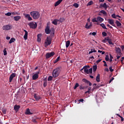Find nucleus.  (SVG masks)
<instances>
[{
    "instance_id": "864d4df0",
    "label": "nucleus",
    "mask_w": 124,
    "mask_h": 124,
    "mask_svg": "<svg viewBox=\"0 0 124 124\" xmlns=\"http://www.w3.org/2000/svg\"><path fill=\"white\" fill-rule=\"evenodd\" d=\"M89 73H93V68H91L88 70Z\"/></svg>"
},
{
    "instance_id": "f03ea898",
    "label": "nucleus",
    "mask_w": 124,
    "mask_h": 124,
    "mask_svg": "<svg viewBox=\"0 0 124 124\" xmlns=\"http://www.w3.org/2000/svg\"><path fill=\"white\" fill-rule=\"evenodd\" d=\"M30 15L32 17L34 20H37L40 17V13L36 11H33L30 13Z\"/></svg>"
},
{
    "instance_id": "680f3d73",
    "label": "nucleus",
    "mask_w": 124,
    "mask_h": 124,
    "mask_svg": "<svg viewBox=\"0 0 124 124\" xmlns=\"http://www.w3.org/2000/svg\"><path fill=\"white\" fill-rule=\"evenodd\" d=\"M85 28H86V29H90V26H89V25H88V23H87L86 24Z\"/></svg>"
},
{
    "instance_id": "09e8293b",
    "label": "nucleus",
    "mask_w": 124,
    "mask_h": 124,
    "mask_svg": "<svg viewBox=\"0 0 124 124\" xmlns=\"http://www.w3.org/2000/svg\"><path fill=\"white\" fill-rule=\"evenodd\" d=\"M58 61H60V57H57V58L56 59L55 61L54 62V63L58 62Z\"/></svg>"
},
{
    "instance_id": "de8ad7c7",
    "label": "nucleus",
    "mask_w": 124,
    "mask_h": 124,
    "mask_svg": "<svg viewBox=\"0 0 124 124\" xmlns=\"http://www.w3.org/2000/svg\"><path fill=\"white\" fill-rule=\"evenodd\" d=\"M98 53H102V55H104V54H105V51H102L100 50H98Z\"/></svg>"
},
{
    "instance_id": "6ab92c4d",
    "label": "nucleus",
    "mask_w": 124,
    "mask_h": 124,
    "mask_svg": "<svg viewBox=\"0 0 124 124\" xmlns=\"http://www.w3.org/2000/svg\"><path fill=\"white\" fill-rule=\"evenodd\" d=\"M97 22H100V23H102L104 21V19L102 18L101 16L97 17Z\"/></svg>"
},
{
    "instance_id": "a211bd4d",
    "label": "nucleus",
    "mask_w": 124,
    "mask_h": 124,
    "mask_svg": "<svg viewBox=\"0 0 124 124\" xmlns=\"http://www.w3.org/2000/svg\"><path fill=\"white\" fill-rule=\"evenodd\" d=\"M100 6V7H103L106 10H107V8H108V6H107L106 3H104V4H101Z\"/></svg>"
},
{
    "instance_id": "6e6552de",
    "label": "nucleus",
    "mask_w": 124,
    "mask_h": 124,
    "mask_svg": "<svg viewBox=\"0 0 124 124\" xmlns=\"http://www.w3.org/2000/svg\"><path fill=\"white\" fill-rule=\"evenodd\" d=\"M55 55L54 52H47L46 55V59H49V58H51V57H53Z\"/></svg>"
},
{
    "instance_id": "a18cd8bd",
    "label": "nucleus",
    "mask_w": 124,
    "mask_h": 124,
    "mask_svg": "<svg viewBox=\"0 0 124 124\" xmlns=\"http://www.w3.org/2000/svg\"><path fill=\"white\" fill-rule=\"evenodd\" d=\"M4 56H6L7 55V52H6V48L3 50Z\"/></svg>"
},
{
    "instance_id": "4d7b16f0",
    "label": "nucleus",
    "mask_w": 124,
    "mask_h": 124,
    "mask_svg": "<svg viewBox=\"0 0 124 124\" xmlns=\"http://www.w3.org/2000/svg\"><path fill=\"white\" fill-rule=\"evenodd\" d=\"M102 61V59H99L96 61V63H99V62H100Z\"/></svg>"
},
{
    "instance_id": "1a4fd4ad",
    "label": "nucleus",
    "mask_w": 124,
    "mask_h": 124,
    "mask_svg": "<svg viewBox=\"0 0 124 124\" xmlns=\"http://www.w3.org/2000/svg\"><path fill=\"white\" fill-rule=\"evenodd\" d=\"M39 73H40V71H39L38 72L34 74L32 76V80H36V79H38V74H39Z\"/></svg>"
},
{
    "instance_id": "473e14b6",
    "label": "nucleus",
    "mask_w": 124,
    "mask_h": 124,
    "mask_svg": "<svg viewBox=\"0 0 124 124\" xmlns=\"http://www.w3.org/2000/svg\"><path fill=\"white\" fill-rule=\"evenodd\" d=\"M92 4H93V1L91 0L88 3V4H87V6H90Z\"/></svg>"
},
{
    "instance_id": "0eeeda50",
    "label": "nucleus",
    "mask_w": 124,
    "mask_h": 124,
    "mask_svg": "<svg viewBox=\"0 0 124 124\" xmlns=\"http://www.w3.org/2000/svg\"><path fill=\"white\" fill-rule=\"evenodd\" d=\"M25 115H33V112L32 109H30V108H27L25 112Z\"/></svg>"
},
{
    "instance_id": "aec40b11",
    "label": "nucleus",
    "mask_w": 124,
    "mask_h": 124,
    "mask_svg": "<svg viewBox=\"0 0 124 124\" xmlns=\"http://www.w3.org/2000/svg\"><path fill=\"white\" fill-rule=\"evenodd\" d=\"M14 19L15 21H19V20H21V16H16L14 17Z\"/></svg>"
},
{
    "instance_id": "a19ab883",
    "label": "nucleus",
    "mask_w": 124,
    "mask_h": 124,
    "mask_svg": "<svg viewBox=\"0 0 124 124\" xmlns=\"http://www.w3.org/2000/svg\"><path fill=\"white\" fill-rule=\"evenodd\" d=\"M104 86V85H102V84H98L96 87V89H98L99 88H100V87H102Z\"/></svg>"
},
{
    "instance_id": "f257e3e1",
    "label": "nucleus",
    "mask_w": 124,
    "mask_h": 124,
    "mask_svg": "<svg viewBox=\"0 0 124 124\" xmlns=\"http://www.w3.org/2000/svg\"><path fill=\"white\" fill-rule=\"evenodd\" d=\"M62 70V67L60 66L54 69L52 72V76L54 78H57L59 76L61 71Z\"/></svg>"
},
{
    "instance_id": "0e129e2a",
    "label": "nucleus",
    "mask_w": 124,
    "mask_h": 124,
    "mask_svg": "<svg viewBox=\"0 0 124 124\" xmlns=\"http://www.w3.org/2000/svg\"><path fill=\"white\" fill-rule=\"evenodd\" d=\"M37 40L38 42H40L41 41V39L40 38H37Z\"/></svg>"
},
{
    "instance_id": "37998d69",
    "label": "nucleus",
    "mask_w": 124,
    "mask_h": 124,
    "mask_svg": "<svg viewBox=\"0 0 124 124\" xmlns=\"http://www.w3.org/2000/svg\"><path fill=\"white\" fill-rule=\"evenodd\" d=\"M117 16H116V14H113L112 15H111V17L112 18H113L114 19H117Z\"/></svg>"
},
{
    "instance_id": "bb28decb",
    "label": "nucleus",
    "mask_w": 124,
    "mask_h": 124,
    "mask_svg": "<svg viewBox=\"0 0 124 124\" xmlns=\"http://www.w3.org/2000/svg\"><path fill=\"white\" fill-rule=\"evenodd\" d=\"M69 45H70V41H67L66 42V47L68 48V47H69Z\"/></svg>"
},
{
    "instance_id": "20e7f679",
    "label": "nucleus",
    "mask_w": 124,
    "mask_h": 124,
    "mask_svg": "<svg viewBox=\"0 0 124 124\" xmlns=\"http://www.w3.org/2000/svg\"><path fill=\"white\" fill-rule=\"evenodd\" d=\"M51 43H52V39H51V38L47 37L45 43V47L46 48H47V46H49V45H51Z\"/></svg>"
},
{
    "instance_id": "e2e57ef3",
    "label": "nucleus",
    "mask_w": 124,
    "mask_h": 124,
    "mask_svg": "<svg viewBox=\"0 0 124 124\" xmlns=\"http://www.w3.org/2000/svg\"><path fill=\"white\" fill-rule=\"evenodd\" d=\"M114 78H111L110 79V80L109 81V84H110V83H111L112 82V81H113V80H114Z\"/></svg>"
},
{
    "instance_id": "052dcab7",
    "label": "nucleus",
    "mask_w": 124,
    "mask_h": 124,
    "mask_svg": "<svg viewBox=\"0 0 124 124\" xmlns=\"http://www.w3.org/2000/svg\"><path fill=\"white\" fill-rule=\"evenodd\" d=\"M121 56H122V54H120L119 55H117L116 57H117V60H119V59H120L121 58Z\"/></svg>"
},
{
    "instance_id": "603ef678",
    "label": "nucleus",
    "mask_w": 124,
    "mask_h": 124,
    "mask_svg": "<svg viewBox=\"0 0 124 124\" xmlns=\"http://www.w3.org/2000/svg\"><path fill=\"white\" fill-rule=\"evenodd\" d=\"M108 44H110V45H114V43L112 42V40H109L108 42Z\"/></svg>"
},
{
    "instance_id": "ea45409f",
    "label": "nucleus",
    "mask_w": 124,
    "mask_h": 124,
    "mask_svg": "<svg viewBox=\"0 0 124 124\" xmlns=\"http://www.w3.org/2000/svg\"><path fill=\"white\" fill-rule=\"evenodd\" d=\"M53 80V77L50 76L47 78V81H52Z\"/></svg>"
},
{
    "instance_id": "5fc2aeb1",
    "label": "nucleus",
    "mask_w": 124,
    "mask_h": 124,
    "mask_svg": "<svg viewBox=\"0 0 124 124\" xmlns=\"http://www.w3.org/2000/svg\"><path fill=\"white\" fill-rule=\"evenodd\" d=\"M103 62H104V66H106L107 67V63H106V62L105 61H103Z\"/></svg>"
},
{
    "instance_id": "79ce46f5",
    "label": "nucleus",
    "mask_w": 124,
    "mask_h": 124,
    "mask_svg": "<svg viewBox=\"0 0 124 124\" xmlns=\"http://www.w3.org/2000/svg\"><path fill=\"white\" fill-rule=\"evenodd\" d=\"M23 15L25 16V18H27V19L30 16V14H23Z\"/></svg>"
},
{
    "instance_id": "b1692460",
    "label": "nucleus",
    "mask_w": 124,
    "mask_h": 124,
    "mask_svg": "<svg viewBox=\"0 0 124 124\" xmlns=\"http://www.w3.org/2000/svg\"><path fill=\"white\" fill-rule=\"evenodd\" d=\"M108 23H109L110 25H113V24H114V19H108Z\"/></svg>"
},
{
    "instance_id": "c85d7f7f",
    "label": "nucleus",
    "mask_w": 124,
    "mask_h": 124,
    "mask_svg": "<svg viewBox=\"0 0 124 124\" xmlns=\"http://www.w3.org/2000/svg\"><path fill=\"white\" fill-rule=\"evenodd\" d=\"M58 19H54V20L52 21V24H53V25H58Z\"/></svg>"
},
{
    "instance_id": "2eb2a0df",
    "label": "nucleus",
    "mask_w": 124,
    "mask_h": 124,
    "mask_svg": "<svg viewBox=\"0 0 124 124\" xmlns=\"http://www.w3.org/2000/svg\"><path fill=\"white\" fill-rule=\"evenodd\" d=\"M20 108H21V106H20V105H16L14 106V109L15 111L18 112V111H19V109H20Z\"/></svg>"
},
{
    "instance_id": "ddd939ff",
    "label": "nucleus",
    "mask_w": 124,
    "mask_h": 124,
    "mask_svg": "<svg viewBox=\"0 0 124 124\" xmlns=\"http://www.w3.org/2000/svg\"><path fill=\"white\" fill-rule=\"evenodd\" d=\"M115 51H116L117 55H122V52H121V48H120V47L116 46Z\"/></svg>"
},
{
    "instance_id": "423d86ee",
    "label": "nucleus",
    "mask_w": 124,
    "mask_h": 124,
    "mask_svg": "<svg viewBox=\"0 0 124 124\" xmlns=\"http://www.w3.org/2000/svg\"><path fill=\"white\" fill-rule=\"evenodd\" d=\"M11 29H12V26H11L10 25H5L2 27V30L3 31H10Z\"/></svg>"
},
{
    "instance_id": "8fccbe9b",
    "label": "nucleus",
    "mask_w": 124,
    "mask_h": 124,
    "mask_svg": "<svg viewBox=\"0 0 124 124\" xmlns=\"http://www.w3.org/2000/svg\"><path fill=\"white\" fill-rule=\"evenodd\" d=\"M11 14H12V15H19L17 12H12Z\"/></svg>"
},
{
    "instance_id": "4be33fe9",
    "label": "nucleus",
    "mask_w": 124,
    "mask_h": 124,
    "mask_svg": "<svg viewBox=\"0 0 124 124\" xmlns=\"http://www.w3.org/2000/svg\"><path fill=\"white\" fill-rule=\"evenodd\" d=\"M115 24L117 25V27H121L122 26V23H120V21L116 20Z\"/></svg>"
},
{
    "instance_id": "f704fd0d",
    "label": "nucleus",
    "mask_w": 124,
    "mask_h": 124,
    "mask_svg": "<svg viewBox=\"0 0 124 124\" xmlns=\"http://www.w3.org/2000/svg\"><path fill=\"white\" fill-rule=\"evenodd\" d=\"M100 13H102V14H103L104 15H107V13L104 10H101L100 11Z\"/></svg>"
},
{
    "instance_id": "9d476101",
    "label": "nucleus",
    "mask_w": 124,
    "mask_h": 124,
    "mask_svg": "<svg viewBox=\"0 0 124 124\" xmlns=\"http://www.w3.org/2000/svg\"><path fill=\"white\" fill-rule=\"evenodd\" d=\"M15 77H16V73H12L9 77V82L11 83L12 82V80H13V78Z\"/></svg>"
},
{
    "instance_id": "69168bd1",
    "label": "nucleus",
    "mask_w": 124,
    "mask_h": 124,
    "mask_svg": "<svg viewBox=\"0 0 124 124\" xmlns=\"http://www.w3.org/2000/svg\"><path fill=\"white\" fill-rule=\"evenodd\" d=\"M92 35H93V36H95V35H96V32H92Z\"/></svg>"
},
{
    "instance_id": "a878e982",
    "label": "nucleus",
    "mask_w": 124,
    "mask_h": 124,
    "mask_svg": "<svg viewBox=\"0 0 124 124\" xmlns=\"http://www.w3.org/2000/svg\"><path fill=\"white\" fill-rule=\"evenodd\" d=\"M92 53H96V50L93 48L91 49V51L89 52V54H92Z\"/></svg>"
},
{
    "instance_id": "393cba45",
    "label": "nucleus",
    "mask_w": 124,
    "mask_h": 124,
    "mask_svg": "<svg viewBox=\"0 0 124 124\" xmlns=\"http://www.w3.org/2000/svg\"><path fill=\"white\" fill-rule=\"evenodd\" d=\"M38 121V118H33L32 120V123H34L35 124H36Z\"/></svg>"
},
{
    "instance_id": "e433bc0d",
    "label": "nucleus",
    "mask_w": 124,
    "mask_h": 124,
    "mask_svg": "<svg viewBox=\"0 0 124 124\" xmlns=\"http://www.w3.org/2000/svg\"><path fill=\"white\" fill-rule=\"evenodd\" d=\"M1 111L2 112L3 114H4V115L6 113V109L5 108H2Z\"/></svg>"
},
{
    "instance_id": "cd10ccee",
    "label": "nucleus",
    "mask_w": 124,
    "mask_h": 124,
    "mask_svg": "<svg viewBox=\"0 0 124 124\" xmlns=\"http://www.w3.org/2000/svg\"><path fill=\"white\" fill-rule=\"evenodd\" d=\"M43 86L44 88H46V87L47 86V79H44Z\"/></svg>"
},
{
    "instance_id": "c756f323",
    "label": "nucleus",
    "mask_w": 124,
    "mask_h": 124,
    "mask_svg": "<svg viewBox=\"0 0 124 124\" xmlns=\"http://www.w3.org/2000/svg\"><path fill=\"white\" fill-rule=\"evenodd\" d=\"M87 88H88V87L83 86L82 85H80L79 86V89L80 90H84V89H87Z\"/></svg>"
},
{
    "instance_id": "49530a36",
    "label": "nucleus",
    "mask_w": 124,
    "mask_h": 124,
    "mask_svg": "<svg viewBox=\"0 0 124 124\" xmlns=\"http://www.w3.org/2000/svg\"><path fill=\"white\" fill-rule=\"evenodd\" d=\"M105 60L106 62H108L109 61V55L106 56Z\"/></svg>"
},
{
    "instance_id": "774afa93",
    "label": "nucleus",
    "mask_w": 124,
    "mask_h": 124,
    "mask_svg": "<svg viewBox=\"0 0 124 124\" xmlns=\"http://www.w3.org/2000/svg\"><path fill=\"white\" fill-rule=\"evenodd\" d=\"M120 118L121 119V122H124V119L123 118V117L122 116H121Z\"/></svg>"
},
{
    "instance_id": "7c9ffc66",
    "label": "nucleus",
    "mask_w": 124,
    "mask_h": 124,
    "mask_svg": "<svg viewBox=\"0 0 124 124\" xmlns=\"http://www.w3.org/2000/svg\"><path fill=\"white\" fill-rule=\"evenodd\" d=\"M100 26L103 28V29H104V30H107V28H106L105 24L102 23L100 24Z\"/></svg>"
},
{
    "instance_id": "7ed1b4c3",
    "label": "nucleus",
    "mask_w": 124,
    "mask_h": 124,
    "mask_svg": "<svg viewBox=\"0 0 124 124\" xmlns=\"http://www.w3.org/2000/svg\"><path fill=\"white\" fill-rule=\"evenodd\" d=\"M51 31H52V32H53V34H54L55 29H54V28H51V30H50V27L47 26L45 29V32L46 33V34H49V33L51 32Z\"/></svg>"
},
{
    "instance_id": "c03bdc74",
    "label": "nucleus",
    "mask_w": 124,
    "mask_h": 124,
    "mask_svg": "<svg viewBox=\"0 0 124 124\" xmlns=\"http://www.w3.org/2000/svg\"><path fill=\"white\" fill-rule=\"evenodd\" d=\"M103 36H107V33L105 31H103L102 33Z\"/></svg>"
},
{
    "instance_id": "6e6d98bb",
    "label": "nucleus",
    "mask_w": 124,
    "mask_h": 124,
    "mask_svg": "<svg viewBox=\"0 0 124 124\" xmlns=\"http://www.w3.org/2000/svg\"><path fill=\"white\" fill-rule=\"evenodd\" d=\"M112 67L110 66L109 68V71H110V72H113L114 71V70H113V69H112Z\"/></svg>"
},
{
    "instance_id": "9b49d317",
    "label": "nucleus",
    "mask_w": 124,
    "mask_h": 124,
    "mask_svg": "<svg viewBox=\"0 0 124 124\" xmlns=\"http://www.w3.org/2000/svg\"><path fill=\"white\" fill-rule=\"evenodd\" d=\"M34 98L35 99L36 101H39V100L41 99V97L36 93L34 94Z\"/></svg>"
},
{
    "instance_id": "c9c22d12",
    "label": "nucleus",
    "mask_w": 124,
    "mask_h": 124,
    "mask_svg": "<svg viewBox=\"0 0 124 124\" xmlns=\"http://www.w3.org/2000/svg\"><path fill=\"white\" fill-rule=\"evenodd\" d=\"M73 6L76 7V8H78L79 7V4L77 3H75L73 4Z\"/></svg>"
},
{
    "instance_id": "4c0bfd02",
    "label": "nucleus",
    "mask_w": 124,
    "mask_h": 124,
    "mask_svg": "<svg viewBox=\"0 0 124 124\" xmlns=\"http://www.w3.org/2000/svg\"><path fill=\"white\" fill-rule=\"evenodd\" d=\"M113 60V56H112V54H109V62H112V61Z\"/></svg>"
},
{
    "instance_id": "f3484780",
    "label": "nucleus",
    "mask_w": 124,
    "mask_h": 124,
    "mask_svg": "<svg viewBox=\"0 0 124 124\" xmlns=\"http://www.w3.org/2000/svg\"><path fill=\"white\" fill-rule=\"evenodd\" d=\"M63 0H58L57 1H56L55 3L54 4V6L55 7H56V6H58V5H60V4H61V3H62V2L63 1Z\"/></svg>"
},
{
    "instance_id": "2f4dec72",
    "label": "nucleus",
    "mask_w": 124,
    "mask_h": 124,
    "mask_svg": "<svg viewBox=\"0 0 124 124\" xmlns=\"http://www.w3.org/2000/svg\"><path fill=\"white\" fill-rule=\"evenodd\" d=\"M15 38H12L11 39H10V41H9V44H11V43H13V42H14V41H15Z\"/></svg>"
},
{
    "instance_id": "4468645a",
    "label": "nucleus",
    "mask_w": 124,
    "mask_h": 124,
    "mask_svg": "<svg viewBox=\"0 0 124 124\" xmlns=\"http://www.w3.org/2000/svg\"><path fill=\"white\" fill-rule=\"evenodd\" d=\"M23 31L25 32V34L23 36V38L24 39H25V40H27V39H28V35L29 34V33H28V31H27L26 30H24Z\"/></svg>"
},
{
    "instance_id": "338daca9",
    "label": "nucleus",
    "mask_w": 124,
    "mask_h": 124,
    "mask_svg": "<svg viewBox=\"0 0 124 124\" xmlns=\"http://www.w3.org/2000/svg\"><path fill=\"white\" fill-rule=\"evenodd\" d=\"M42 35L41 34H39L37 35V38H40V37H41V36Z\"/></svg>"
},
{
    "instance_id": "13d9d810",
    "label": "nucleus",
    "mask_w": 124,
    "mask_h": 124,
    "mask_svg": "<svg viewBox=\"0 0 124 124\" xmlns=\"http://www.w3.org/2000/svg\"><path fill=\"white\" fill-rule=\"evenodd\" d=\"M92 21L93 22H97V20H96V18L95 17L92 19Z\"/></svg>"
},
{
    "instance_id": "72a5a7b5",
    "label": "nucleus",
    "mask_w": 124,
    "mask_h": 124,
    "mask_svg": "<svg viewBox=\"0 0 124 124\" xmlns=\"http://www.w3.org/2000/svg\"><path fill=\"white\" fill-rule=\"evenodd\" d=\"M97 69V65H95L93 66V71L95 72V71Z\"/></svg>"
},
{
    "instance_id": "f8f14e48",
    "label": "nucleus",
    "mask_w": 124,
    "mask_h": 124,
    "mask_svg": "<svg viewBox=\"0 0 124 124\" xmlns=\"http://www.w3.org/2000/svg\"><path fill=\"white\" fill-rule=\"evenodd\" d=\"M88 68H90V66H84L83 67V69L86 74H89V69Z\"/></svg>"
},
{
    "instance_id": "dca6fc26",
    "label": "nucleus",
    "mask_w": 124,
    "mask_h": 124,
    "mask_svg": "<svg viewBox=\"0 0 124 124\" xmlns=\"http://www.w3.org/2000/svg\"><path fill=\"white\" fill-rule=\"evenodd\" d=\"M82 81H83V82H84V83H86V84H88L89 86H92V84L91 83V82L90 81L87 80L86 78H83V79H82Z\"/></svg>"
},
{
    "instance_id": "bf43d9fd",
    "label": "nucleus",
    "mask_w": 124,
    "mask_h": 124,
    "mask_svg": "<svg viewBox=\"0 0 124 124\" xmlns=\"http://www.w3.org/2000/svg\"><path fill=\"white\" fill-rule=\"evenodd\" d=\"M27 19L28 21H31L32 20V18H31V16H29V17Z\"/></svg>"
},
{
    "instance_id": "58836bf2",
    "label": "nucleus",
    "mask_w": 124,
    "mask_h": 124,
    "mask_svg": "<svg viewBox=\"0 0 124 124\" xmlns=\"http://www.w3.org/2000/svg\"><path fill=\"white\" fill-rule=\"evenodd\" d=\"M78 87H79V83H77L76 84L75 86L74 87V89L76 90V89H77V88H78Z\"/></svg>"
},
{
    "instance_id": "39448f33",
    "label": "nucleus",
    "mask_w": 124,
    "mask_h": 124,
    "mask_svg": "<svg viewBox=\"0 0 124 124\" xmlns=\"http://www.w3.org/2000/svg\"><path fill=\"white\" fill-rule=\"evenodd\" d=\"M28 25L29 26L30 28L31 29H36L37 28V23L36 22L33 23V22H31L28 24Z\"/></svg>"
},
{
    "instance_id": "412c9836",
    "label": "nucleus",
    "mask_w": 124,
    "mask_h": 124,
    "mask_svg": "<svg viewBox=\"0 0 124 124\" xmlns=\"http://www.w3.org/2000/svg\"><path fill=\"white\" fill-rule=\"evenodd\" d=\"M96 81L97 82L100 81V75H99V74H98L96 77Z\"/></svg>"
},
{
    "instance_id": "5701e85b",
    "label": "nucleus",
    "mask_w": 124,
    "mask_h": 124,
    "mask_svg": "<svg viewBox=\"0 0 124 124\" xmlns=\"http://www.w3.org/2000/svg\"><path fill=\"white\" fill-rule=\"evenodd\" d=\"M106 40L108 42L110 41V40H112V39H110L109 37H107L106 38H105V39L103 40L104 42H106Z\"/></svg>"
},
{
    "instance_id": "3c124183",
    "label": "nucleus",
    "mask_w": 124,
    "mask_h": 124,
    "mask_svg": "<svg viewBox=\"0 0 124 124\" xmlns=\"http://www.w3.org/2000/svg\"><path fill=\"white\" fill-rule=\"evenodd\" d=\"M6 16H11V13L8 12L5 14Z\"/></svg>"
}]
</instances>
